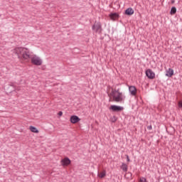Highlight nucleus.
I'll use <instances>...</instances> for the list:
<instances>
[{"label": "nucleus", "mask_w": 182, "mask_h": 182, "mask_svg": "<svg viewBox=\"0 0 182 182\" xmlns=\"http://www.w3.org/2000/svg\"><path fill=\"white\" fill-rule=\"evenodd\" d=\"M70 120L73 124H75V123L80 122V118L76 115H72Z\"/></svg>", "instance_id": "obj_7"}, {"label": "nucleus", "mask_w": 182, "mask_h": 182, "mask_svg": "<svg viewBox=\"0 0 182 182\" xmlns=\"http://www.w3.org/2000/svg\"><path fill=\"white\" fill-rule=\"evenodd\" d=\"M109 18H110L111 21H117V19H119V14L111 13V14H109Z\"/></svg>", "instance_id": "obj_8"}, {"label": "nucleus", "mask_w": 182, "mask_h": 182, "mask_svg": "<svg viewBox=\"0 0 182 182\" xmlns=\"http://www.w3.org/2000/svg\"><path fill=\"white\" fill-rule=\"evenodd\" d=\"M178 107H179V109H182V100L178 101Z\"/></svg>", "instance_id": "obj_17"}, {"label": "nucleus", "mask_w": 182, "mask_h": 182, "mask_svg": "<svg viewBox=\"0 0 182 182\" xmlns=\"http://www.w3.org/2000/svg\"><path fill=\"white\" fill-rule=\"evenodd\" d=\"M121 168L123 170V171H127V165L126 164H122Z\"/></svg>", "instance_id": "obj_16"}, {"label": "nucleus", "mask_w": 182, "mask_h": 182, "mask_svg": "<svg viewBox=\"0 0 182 182\" xmlns=\"http://www.w3.org/2000/svg\"><path fill=\"white\" fill-rule=\"evenodd\" d=\"M146 75L149 79H154V77H156V74L151 69L146 70Z\"/></svg>", "instance_id": "obj_3"}, {"label": "nucleus", "mask_w": 182, "mask_h": 182, "mask_svg": "<svg viewBox=\"0 0 182 182\" xmlns=\"http://www.w3.org/2000/svg\"><path fill=\"white\" fill-rule=\"evenodd\" d=\"M132 173L128 172L125 174V178H127V180H132Z\"/></svg>", "instance_id": "obj_14"}, {"label": "nucleus", "mask_w": 182, "mask_h": 182, "mask_svg": "<svg viewBox=\"0 0 182 182\" xmlns=\"http://www.w3.org/2000/svg\"><path fill=\"white\" fill-rule=\"evenodd\" d=\"M109 97V102H116L117 103H122L124 102V95L123 92H120V89H113L112 88L111 92L108 94Z\"/></svg>", "instance_id": "obj_2"}, {"label": "nucleus", "mask_w": 182, "mask_h": 182, "mask_svg": "<svg viewBox=\"0 0 182 182\" xmlns=\"http://www.w3.org/2000/svg\"><path fill=\"white\" fill-rule=\"evenodd\" d=\"M93 29L95 32L100 33L102 32V26L100 25V23H96L93 26Z\"/></svg>", "instance_id": "obj_6"}, {"label": "nucleus", "mask_w": 182, "mask_h": 182, "mask_svg": "<svg viewBox=\"0 0 182 182\" xmlns=\"http://www.w3.org/2000/svg\"><path fill=\"white\" fill-rule=\"evenodd\" d=\"M133 14H134V10H133V9H132V8H128L125 11V15H128L130 16L133 15Z\"/></svg>", "instance_id": "obj_11"}, {"label": "nucleus", "mask_w": 182, "mask_h": 182, "mask_svg": "<svg viewBox=\"0 0 182 182\" xmlns=\"http://www.w3.org/2000/svg\"><path fill=\"white\" fill-rule=\"evenodd\" d=\"M63 114V112H62V111H60L58 112V116H62Z\"/></svg>", "instance_id": "obj_19"}, {"label": "nucleus", "mask_w": 182, "mask_h": 182, "mask_svg": "<svg viewBox=\"0 0 182 182\" xmlns=\"http://www.w3.org/2000/svg\"><path fill=\"white\" fill-rule=\"evenodd\" d=\"M13 53L17 55L18 59H23L24 60L31 59V63L36 66H41L43 62L41 58L36 55H32L31 50L26 48H16L13 50Z\"/></svg>", "instance_id": "obj_1"}, {"label": "nucleus", "mask_w": 182, "mask_h": 182, "mask_svg": "<svg viewBox=\"0 0 182 182\" xmlns=\"http://www.w3.org/2000/svg\"><path fill=\"white\" fill-rule=\"evenodd\" d=\"M126 157H127V161H130V158H129V156H128V155H126Z\"/></svg>", "instance_id": "obj_20"}, {"label": "nucleus", "mask_w": 182, "mask_h": 182, "mask_svg": "<svg viewBox=\"0 0 182 182\" xmlns=\"http://www.w3.org/2000/svg\"><path fill=\"white\" fill-rule=\"evenodd\" d=\"M129 92L131 96H136L137 95V89L133 85L129 86Z\"/></svg>", "instance_id": "obj_5"}, {"label": "nucleus", "mask_w": 182, "mask_h": 182, "mask_svg": "<svg viewBox=\"0 0 182 182\" xmlns=\"http://www.w3.org/2000/svg\"><path fill=\"white\" fill-rule=\"evenodd\" d=\"M70 159L69 158H64L63 159L61 160V164L63 166H69L70 164Z\"/></svg>", "instance_id": "obj_9"}, {"label": "nucleus", "mask_w": 182, "mask_h": 182, "mask_svg": "<svg viewBox=\"0 0 182 182\" xmlns=\"http://www.w3.org/2000/svg\"><path fill=\"white\" fill-rule=\"evenodd\" d=\"M148 130H151L153 129V127L151 125H149L147 127Z\"/></svg>", "instance_id": "obj_18"}, {"label": "nucleus", "mask_w": 182, "mask_h": 182, "mask_svg": "<svg viewBox=\"0 0 182 182\" xmlns=\"http://www.w3.org/2000/svg\"><path fill=\"white\" fill-rule=\"evenodd\" d=\"M177 12V9L176 7H172L171 9V15H174Z\"/></svg>", "instance_id": "obj_15"}, {"label": "nucleus", "mask_w": 182, "mask_h": 182, "mask_svg": "<svg viewBox=\"0 0 182 182\" xmlns=\"http://www.w3.org/2000/svg\"><path fill=\"white\" fill-rule=\"evenodd\" d=\"M30 130L31 132H32V133H39V131L38 130V129H36V127L33 126L30 127Z\"/></svg>", "instance_id": "obj_13"}, {"label": "nucleus", "mask_w": 182, "mask_h": 182, "mask_svg": "<svg viewBox=\"0 0 182 182\" xmlns=\"http://www.w3.org/2000/svg\"><path fill=\"white\" fill-rule=\"evenodd\" d=\"M100 178H105L106 177V171H102L98 173Z\"/></svg>", "instance_id": "obj_12"}, {"label": "nucleus", "mask_w": 182, "mask_h": 182, "mask_svg": "<svg viewBox=\"0 0 182 182\" xmlns=\"http://www.w3.org/2000/svg\"><path fill=\"white\" fill-rule=\"evenodd\" d=\"M174 75V70L171 68H168L166 71V76L168 77H171Z\"/></svg>", "instance_id": "obj_10"}, {"label": "nucleus", "mask_w": 182, "mask_h": 182, "mask_svg": "<svg viewBox=\"0 0 182 182\" xmlns=\"http://www.w3.org/2000/svg\"><path fill=\"white\" fill-rule=\"evenodd\" d=\"M124 109L123 107L117 106V105H111L109 107V110L112 112H122Z\"/></svg>", "instance_id": "obj_4"}]
</instances>
